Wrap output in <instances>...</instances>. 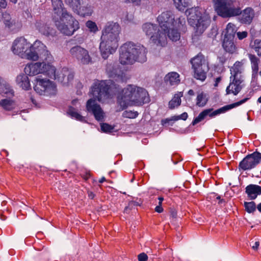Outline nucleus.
<instances>
[{
	"label": "nucleus",
	"instance_id": "4c0bfd02",
	"mask_svg": "<svg viewBox=\"0 0 261 261\" xmlns=\"http://www.w3.org/2000/svg\"><path fill=\"white\" fill-rule=\"evenodd\" d=\"M68 114L71 116V117L75 118L76 120L84 122L85 121L84 117L82 116L80 114H79L74 108L73 107H70L68 110Z\"/></svg>",
	"mask_w": 261,
	"mask_h": 261
},
{
	"label": "nucleus",
	"instance_id": "dca6fc26",
	"mask_svg": "<svg viewBox=\"0 0 261 261\" xmlns=\"http://www.w3.org/2000/svg\"><path fill=\"white\" fill-rule=\"evenodd\" d=\"M71 57L75 59L80 64L87 65L91 62V58L89 52L81 46L76 45L72 47L69 50Z\"/></svg>",
	"mask_w": 261,
	"mask_h": 261
},
{
	"label": "nucleus",
	"instance_id": "2eb2a0df",
	"mask_svg": "<svg viewBox=\"0 0 261 261\" xmlns=\"http://www.w3.org/2000/svg\"><path fill=\"white\" fill-rule=\"evenodd\" d=\"M30 43L23 37L16 38L13 42L12 51L22 58L27 59Z\"/></svg>",
	"mask_w": 261,
	"mask_h": 261
},
{
	"label": "nucleus",
	"instance_id": "c03bdc74",
	"mask_svg": "<svg viewBox=\"0 0 261 261\" xmlns=\"http://www.w3.org/2000/svg\"><path fill=\"white\" fill-rule=\"evenodd\" d=\"M159 200L158 205L155 207V211L159 213H161L163 212L164 209L162 207V202L164 200V198L162 196H159L158 198Z\"/></svg>",
	"mask_w": 261,
	"mask_h": 261
},
{
	"label": "nucleus",
	"instance_id": "4be33fe9",
	"mask_svg": "<svg viewBox=\"0 0 261 261\" xmlns=\"http://www.w3.org/2000/svg\"><path fill=\"white\" fill-rule=\"evenodd\" d=\"M1 21L5 25V28L11 31H13L18 28V22L13 19L10 14L7 12L3 13Z\"/></svg>",
	"mask_w": 261,
	"mask_h": 261
},
{
	"label": "nucleus",
	"instance_id": "3c124183",
	"mask_svg": "<svg viewBox=\"0 0 261 261\" xmlns=\"http://www.w3.org/2000/svg\"><path fill=\"white\" fill-rule=\"evenodd\" d=\"M250 86L253 90H258L260 87V84L259 82H255L251 81Z\"/></svg>",
	"mask_w": 261,
	"mask_h": 261
},
{
	"label": "nucleus",
	"instance_id": "a211bd4d",
	"mask_svg": "<svg viewBox=\"0 0 261 261\" xmlns=\"http://www.w3.org/2000/svg\"><path fill=\"white\" fill-rule=\"evenodd\" d=\"M234 8H238L240 12L238 14L232 16V17L240 15L239 21L241 23L249 24L251 23L255 16L254 11L252 8L247 7L243 11H242L239 5H237L236 4L234 5Z\"/></svg>",
	"mask_w": 261,
	"mask_h": 261
},
{
	"label": "nucleus",
	"instance_id": "20e7f679",
	"mask_svg": "<svg viewBox=\"0 0 261 261\" xmlns=\"http://www.w3.org/2000/svg\"><path fill=\"white\" fill-rule=\"evenodd\" d=\"M120 31V27L117 23L108 22L105 26L99 45L101 55L104 59L115 52L118 47Z\"/></svg>",
	"mask_w": 261,
	"mask_h": 261
},
{
	"label": "nucleus",
	"instance_id": "2f4dec72",
	"mask_svg": "<svg viewBox=\"0 0 261 261\" xmlns=\"http://www.w3.org/2000/svg\"><path fill=\"white\" fill-rule=\"evenodd\" d=\"M249 46L256 53L258 57H261V39H255L251 40Z\"/></svg>",
	"mask_w": 261,
	"mask_h": 261
},
{
	"label": "nucleus",
	"instance_id": "37998d69",
	"mask_svg": "<svg viewBox=\"0 0 261 261\" xmlns=\"http://www.w3.org/2000/svg\"><path fill=\"white\" fill-rule=\"evenodd\" d=\"M138 205H139V204L137 202L131 201L128 203L127 206L125 207L124 212L126 213H129L131 210L134 208Z\"/></svg>",
	"mask_w": 261,
	"mask_h": 261
},
{
	"label": "nucleus",
	"instance_id": "1a4fd4ad",
	"mask_svg": "<svg viewBox=\"0 0 261 261\" xmlns=\"http://www.w3.org/2000/svg\"><path fill=\"white\" fill-rule=\"evenodd\" d=\"M39 59L50 62L53 60V57L46 46L41 41L36 40L33 44L30 43L26 59L36 61Z\"/></svg>",
	"mask_w": 261,
	"mask_h": 261
},
{
	"label": "nucleus",
	"instance_id": "9b49d317",
	"mask_svg": "<svg viewBox=\"0 0 261 261\" xmlns=\"http://www.w3.org/2000/svg\"><path fill=\"white\" fill-rule=\"evenodd\" d=\"M191 63L194 70V77L202 82L206 78L208 66L204 56L201 53L191 60Z\"/></svg>",
	"mask_w": 261,
	"mask_h": 261
},
{
	"label": "nucleus",
	"instance_id": "c85d7f7f",
	"mask_svg": "<svg viewBox=\"0 0 261 261\" xmlns=\"http://www.w3.org/2000/svg\"><path fill=\"white\" fill-rule=\"evenodd\" d=\"M36 27L40 33L46 36L51 35L53 33V28L49 27L44 23L40 21L37 22Z\"/></svg>",
	"mask_w": 261,
	"mask_h": 261
},
{
	"label": "nucleus",
	"instance_id": "39448f33",
	"mask_svg": "<svg viewBox=\"0 0 261 261\" xmlns=\"http://www.w3.org/2000/svg\"><path fill=\"white\" fill-rule=\"evenodd\" d=\"M147 52L146 48L142 45L126 42L120 47L119 62L122 65L145 62L147 60Z\"/></svg>",
	"mask_w": 261,
	"mask_h": 261
},
{
	"label": "nucleus",
	"instance_id": "774afa93",
	"mask_svg": "<svg viewBox=\"0 0 261 261\" xmlns=\"http://www.w3.org/2000/svg\"><path fill=\"white\" fill-rule=\"evenodd\" d=\"M76 102V100H72V103L73 105H75Z\"/></svg>",
	"mask_w": 261,
	"mask_h": 261
},
{
	"label": "nucleus",
	"instance_id": "7c9ffc66",
	"mask_svg": "<svg viewBox=\"0 0 261 261\" xmlns=\"http://www.w3.org/2000/svg\"><path fill=\"white\" fill-rule=\"evenodd\" d=\"M236 26L231 22L228 23L225 29V33L224 38L234 39V35L237 33Z\"/></svg>",
	"mask_w": 261,
	"mask_h": 261
},
{
	"label": "nucleus",
	"instance_id": "49530a36",
	"mask_svg": "<svg viewBox=\"0 0 261 261\" xmlns=\"http://www.w3.org/2000/svg\"><path fill=\"white\" fill-rule=\"evenodd\" d=\"M123 115L126 118L133 119L136 118L138 116V113L136 111L133 112L132 111H126L124 112Z\"/></svg>",
	"mask_w": 261,
	"mask_h": 261
},
{
	"label": "nucleus",
	"instance_id": "69168bd1",
	"mask_svg": "<svg viewBox=\"0 0 261 261\" xmlns=\"http://www.w3.org/2000/svg\"><path fill=\"white\" fill-rule=\"evenodd\" d=\"M257 102L261 103V96L258 98Z\"/></svg>",
	"mask_w": 261,
	"mask_h": 261
},
{
	"label": "nucleus",
	"instance_id": "4468645a",
	"mask_svg": "<svg viewBox=\"0 0 261 261\" xmlns=\"http://www.w3.org/2000/svg\"><path fill=\"white\" fill-rule=\"evenodd\" d=\"M261 162V153L255 151L245 157L239 163V170L246 171L255 168Z\"/></svg>",
	"mask_w": 261,
	"mask_h": 261
},
{
	"label": "nucleus",
	"instance_id": "ddd939ff",
	"mask_svg": "<svg viewBox=\"0 0 261 261\" xmlns=\"http://www.w3.org/2000/svg\"><path fill=\"white\" fill-rule=\"evenodd\" d=\"M34 89L40 95L51 96L57 93V87L54 82L39 77L36 78Z\"/></svg>",
	"mask_w": 261,
	"mask_h": 261
},
{
	"label": "nucleus",
	"instance_id": "09e8293b",
	"mask_svg": "<svg viewBox=\"0 0 261 261\" xmlns=\"http://www.w3.org/2000/svg\"><path fill=\"white\" fill-rule=\"evenodd\" d=\"M172 119H173V116L171 117L170 118H166L164 119H162L161 120L162 124L164 125H166V124L168 123V124H170L172 125V124L174 122H173Z\"/></svg>",
	"mask_w": 261,
	"mask_h": 261
},
{
	"label": "nucleus",
	"instance_id": "a18cd8bd",
	"mask_svg": "<svg viewBox=\"0 0 261 261\" xmlns=\"http://www.w3.org/2000/svg\"><path fill=\"white\" fill-rule=\"evenodd\" d=\"M188 115L186 112H184L180 115L173 116V122H175L179 120H186L188 118Z\"/></svg>",
	"mask_w": 261,
	"mask_h": 261
},
{
	"label": "nucleus",
	"instance_id": "e433bc0d",
	"mask_svg": "<svg viewBox=\"0 0 261 261\" xmlns=\"http://www.w3.org/2000/svg\"><path fill=\"white\" fill-rule=\"evenodd\" d=\"M0 106L6 111H11L15 108V105L13 101L4 99L0 101Z\"/></svg>",
	"mask_w": 261,
	"mask_h": 261
},
{
	"label": "nucleus",
	"instance_id": "f03ea898",
	"mask_svg": "<svg viewBox=\"0 0 261 261\" xmlns=\"http://www.w3.org/2000/svg\"><path fill=\"white\" fill-rule=\"evenodd\" d=\"M25 73L29 76H34L42 73L48 77L58 80L63 85H66L74 77L73 73L67 68H63L60 72L56 75V68L50 63L36 62L28 64L24 69Z\"/></svg>",
	"mask_w": 261,
	"mask_h": 261
},
{
	"label": "nucleus",
	"instance_id": "f8f14e48",
	"mask_svg": "<svg viewBox=\"0 0 261 261\" xmlns=\"http://www.w3.org/2000/svg\"><path fill=\"white\" fill-rule=\"evenodd\" d=\"M249 98V97L245 98L240 100L239 101L229 105L225 106L213 112H212L213 110V109H205L202 111L201 113H200L198 116L194 119L192 122V124L193 125H196V124L198 123L199 122L203 120L207 116H209L210 117L212 118L216 115H219L221 113H225L231 109H233L235 107H238L242 105L243 103L246 102Z\"/></svg>",
	"mask_w": 261,
	"mask_h": 261
},
{
	"label": "nucleus",
	"instance_id": "72a5a7b5",
	"mask_svg": "<svg viewBox=\"0 0 261 261\" xmlns=\"http://www.w3.org/2000/svg\"><path fill=\"white\" fill-rule=\"evenodd\" d=\"M175 7L180 11H184L186 8L191 6V0H173Z\"/></svg>",
	"mask_w": 261,
	"mask_h": 261
},
{
	"label": "nucleus",
	"instance_id": "c9c22d12",
	"mask_svg": "<svg viewBox=\"0 0 261 261\" xmlns=\"http://www.w3.org/2000/svg\"><path fill=\"white\" fill-rule=\"evenodd\" d=\"M207 101L208 98L204 92H201L197 94L196 102V106L199 107H203L206 105Z\"/></svg>",
	"mask_w": 261,
	"mask_h": 261
},
{
	"label": "nucleus",
	"instance_id": "b1692460",
	"mask_svg": "<svg viewBox=\"0 0 261 261\" xmlns=\"http://www.w3.org/2000/svg\"><path fill=\"white\" fill-rule=\"evenodd\" d=\"M73 1L70 2V4H69V5L70 7L72 8L74 13L83 17H84L89 14L88 8L85 7H82L79 0Z\"/></svg>",
	"mask_w": 261,
	"mask_h": 261
},
{
	"label": "nucleus",
	"instance_id": "603ef678",
	"mask_svg": "<svg viewBox=\"0 0 261 261\" xmlns=\"http://www.w3.org/2000/svg\"><path fill=\"white\" fill-rule=\"evenodd\" d=\"M82 177L86 181L91 177V173L89 171H86L81 174Z\"/></svg>",
	"mask_w": 261,
	"mask_h": 261
},
{
	"label": "nucleus",
	"instance_id": "8fccbe9b",
	"mask_svg": "<svg viewBox=\"0 0 261 261\" xmlns=\"http://www.w3.org/2000/svg\"><path fill=\"white\" fill-rule=\"evenodd\" d=\"M138 261H147L148 260L147 255L143 252L138 255Z\"/></svg>",
	"mask_w": 261,
	"mask_h": 261
},
{
	"label": "nucleus",
	"instance_id": "f257e3e1",
	"mask_svg": "<svg viewBox=\"0 0 261 261\" xmlns=\"http://www.w3.org/2000/svg\"><path fill=\"white\" fill-rule=\"evenodd\" d=\"M109 76L112 80H95L91 88V94L94 99H89L86 103L87 112L92 114L98 121H103L105 113L96 99L101 101L110 97L111 94L119 93L120 84L126 82L125 73L119 69H114L109 72Z\"/></svg>",
	"mask_w": 261,
	"mask_h": 261
},
{
	"label": "nucleus",
	"instance_id": "412c9836",
	"mask_svg": "<svg viewBox=\"0 0 261 261\" xmlns=\"http://www.w3.org/2000/svg\"><path fill=\"white\" fill-rule=\"evenodd\" d=\"M167 31L158 30L156 33L150 38V41L154 45L163 47L167 44Z\"/></svg>",
	"mask_w": 261,
	"mask_h": 261
},
{
	"label": "nucleus",
	"instance_id": "0eeeda50",
	"mask_svg": "<svg viewBox=\"0 0 261 261\" xmlns=\"http://www.w3.org/2000/svg\"><path fill=\"white\" fill-rule=\"evenodd\" d=\"M242 65L243 64L241 62L236 61L230 68V83L226 90L227 94L232 93L236 95L241 90V84L244 81Z\"/></svg>",
	"mask_w": 261,
	"mask_h": 261
},
{
	"label": "nucleus",
	"instance_id": "ea45409f",
	"mask_svg": "<svg viewBox=\"0 0 261 261\" xmlns=\"http://www.w3.org/2000/svg\"><path fill=\"white\" fill-rule=\"evenodd\" d=\"M245 211L248 213H253L256 210V205L254 201L244 202Z\"/></svg>",
	"mask_w": 261,
	"mask_h": 261
},
{
	"label": "nucleus",
	"instance_id": "4d7b16f0",
	"mask_svg": "<svg viewBox=\"0 0 261 261\" xmlns=\"http://www.w3.org/2000/svg\"><path fill=\"white\" fill-rule=\"evenodd\" d=\"M216 199L219 200V202H218V203L219 204H225V201L224 199H221V197L219 195H218L216 197Z\"/></svg>",
	"mask_w": 261,
	"mask_h": 261
},
{
	"label": "nucleus",
	"instance_id": "0e129e2a",
	"mask_svg": "<svg viewBox=\"0 0 261 261\" xmlns=\"http://www.w3.org/2000/svg\"><path fill=\"white\" fill-rule=\"evenodd\" d=\"M65 2L67 3L68 5L70 4V2L71 1H73V0H65Z\"/></svg>",
	"mask_w": 261,
	"mask_h": 261
},
{
	"label": "nucleus",
	"instance_id": "13d9d810",
	"mask_svg": "<svg viewBox=\"0 0 261 261\" xmlns=\"http://www.w3.org/2000/svg\"><path fill=\"white\" fill-rule=\"evenodd\" d=\"M88 197L91 199H93L95 197V194L93 193V192L90 191H88Z\"/></svg>",
	"mask_w": 261,
	"mask_h": 261
},
{
	"label": "nucleus",
	"instance_id": "338daca9",
	"mask_svg": "<svg viewBox=\"0 0 261 261\" xmlns=\"http://www.w3.org/2000/svg\"><path fill=\"white\" fill-rule=\"evenodd\" d=\"M10 1L14 4H16L17 2V0H10Z\"/></svg>",
	"mask_w": 261,
	"mask_h": 261
},
{
	"label": "nucleus",
	"instance_id": "6e6d98bb",
	"mask_svg": "<svg viewBox=\"0 0 261 261\" xmlns=\"http://www.w3.org/2000/svg\"><path fill=\"white\" fill-rule=\"evenodd\" d=\"M7 6L6 0H0V7L2 8H5Z\"/></svg>",
	"mask_w": 261,
	"mask_h": 261
},
{
	"label": "nucleus",
	"instance_id": "79ce46f5",
	"mask_svg": "<svg viewBox=\"0 0 261 261\" xmlns=\"http://www.w3.org/2000/svg\"><path fill=\"white\" fill-rule=\"evenodd\" d=\"M86 25L89 29L90 32L95 33L98 31L97 25L92 21H88L86 23Z\"/></svg>",
	"mask_w": 261,
	"mask_h": 261
},
{
	"label": "nucleus",
	"instance_id": "f704fd0d",
	"mask_svg": "<svg viewBox=\"0 0 261 261\" xmlns=\"http://www.w3.org/2000/svg\"><path fill=\"white\" fill-rule=\"evenodd\" d=\"M181 96H182V94L181 92L175 94L173 98L169 102V108L170 109H173L175 107L180 106L181 103L180 97Z\"/></svg>",
	"mask_w": 261,
	"mask_h": 261
},
{
	"label": "nucleus",
	"instance_id": "c756f323",
	"mask_svg": "<svg viewBox=\"0 0 261 261\" xmlns=\"http://www.w3.org/2000/svg\"><path fill=\"white\" fill-rule=\"evenodd\" d=\"M13 90L9 84L1 76H0V94H12Z\"/></svg>",
	"mask_w": 261,
	"mask_h": 261
},
{
	"label": "nucleus",
	"instance_id": "6e6552de",
	"mask_svg": "<svg viewBox=\"0 0 261 261\" xmlns=\"http://www.w3.org/2000/svg\"><path fill=\"white\" fill-rule=\"evenodd\" d=\"M53 21L57 29L65 36H71L80 29L79 22L71 14L60 19L54 16Z\"/></svg>",
	"mask_w": 261,
	"mask_h": 261
},
{
	"label": "nucleus",
	"instance_id": "bb28decb",
	"mask_svg": "<svg viewBox=\"0 0 261 261\" xmlns=\"http://www.w3.org/2000/svg\"><path fill=\"white\" fill-rule=\"evenodd\" d=\"M165 81L167 84L171 86L177 85L180 83L179 75L176 72H171L165 77Z\"/></svg>",
	"mask_w": 261,
	"mask_h": 261
},
{
	"label": "nucleus",
	"instance_id": "393cba45",
	"mask_svg": "<svg viewBox=\"0 0 261 261\" xmlns=\"http://www.w3.org/2000/svg\"><path fill=\"white\" fill-rule=\"evenodd\" d=\"M222 46L224 50L229 54H232L237 50L236 44L233 41V39L224 38Z\"/></svg>",
	"mask_w": 261,
	"mask_h": 261
},
{
	"label": "nucleus",
	"instance_id": "423d86ee",
	"mask_svg": "<svg viewBox=\"0 0 261 261\" xmlns=\"http://www.w3.org/2000/svg\"><path fill=\"white\" fill-rule=\"evenodd\" d=\"M188 22L193 27L197 35L202 34L210 25L211 20L206 12L201 13L196 9H191L189 12Z\"/></svg>",
	"mask_w": 261,
	"mask_h": 261
},
{
	"label": "nucleus",
	"instance_id": "9d476101",
	"mask_svg": "<svg viewBox=\"0 0 261 261\" xmlns=\"http://www.w3.org/2000/svg\"><path fill=\"white\" fill-rule=\"evenodd\" d=\"M217 14L224 18L232 17L239 14L240 10L234 8L236 2L233 0H212Z\"/></svg>",
	"mask_w": 261,
	"mask_h": 261
},
{
	"label": "nucleus",
	"instance_id": "864d4df0",
	"mask_svg": "<svg viewBox=\"0 0 261 261\" xmlns=\"http://www.w3.org/2000/svg\"><path fill=\"white\" fill-rule=\"evenodd\" d=\"M150 195V198L152 199L151 196L153 195H156L158 194V191L154 189H150L148 192Z\"/></svg>",
	"mask_w": 261,
	"mask_h": 261
},
{
	"label": "nucleus",
	"instance_id": "58836bf2",
	"mask_svg": "<svg viewBox=\"0 0 261 261\" xmlns=\"http://www.w3.org/2000/svg\"><path fill=\"white\" fill-rule=\"evenodd\" d=\"M186 22L185 17L181 16L178 18L177 22L174 20V26L173 27L178 30L185 31L186 29Z\"/></svg>",
	"mask_w": 261,
	"mask_h": 261
},
{
	"label": "nucleus",
	"instance_id": "aec40b11",
	"mask_svg": "<svg viewBox=\"0 0 261 261\" xmlns=\"http://www.w3.org/2000/svg\"><path fill=\"white\" fill-rule=\"evenodd\" d=\"M51 5L53 9L54 16L60 19L62 17H66L70 13L64 7V4L61 0H51Z\"/></svg>",
	"mask_w": 261,
	"mask_h": 261
},
{
	"label": "nucleus",
	"instance_id": "a19ab883",
	"mask_svg": "<svg viewBox=\"0 0 261 261\" xmlns=\"http://www.w3.org/2000/svg\"><path fill=\"white\" fill-rule=\"evenodd\" d=\"M101 131L104 133H111L113 132L114 126L106 123H100Z\"/></svg>",
	"mask_w": 261,
	"mask_h": 261
},
{
	"label": "nucleus",
	"instance_id": "5701e85b",
	"mask_svg": "<svg viewBox=\"0 0 261 261\" xmlns=\"http://www.w3.org/2000/svg\"><path fill=\"white\" fill-rule=\"evenodd\" d=\"M245 193L250 200H254L258 195H261V186L250 184L245 188Z\"/></svg>",
	"mask_w": 261,
	"mask_h": 261
},
{
	"label": "nucleus",
	"instance_id": "bf43d9fd",
	"mask_svg": "<svg viewBox=\"0 0 261 261\" xmlns=\"http://www.w3.org/2000/svg\"><path fill=\"white\" fill-rule=\"evenodd\" d=\"M221 81V77H217L215 80V83L214 84L215 86L216 87L218 86V85L219 84V83L220 82V81Z\"/></svg>",
	"mask_w": 261,
	"mask_h": 261
},
{
	"label": "nucleus",
	"instance_id": "5fc2aeb1",
	"mask_svg": "<svg viewBox=\"0 0 261 261\" xmlns=\"http://www.w3.org/2000/svg\"><path fill=\"white\" fill-rule=\"evenodd\" d=\"M259 246V242L258 241L255 242L252 246V248L254 250H257Z\"/></svg>",
	"mask_w": 261,
	"mask_h": 261
},
{
	"label": "nucleus",
	"instance_id": "cd10ccee",
	"mask_svg": "<svg viewBox=\"0 0 261 261\" xmlns=\"http://www.w3.org/2000/svg\"><path fill=\"white\" fill-rule=\"evenodd\" d=\"M142 29L145 34L150 37V38L159 30V27L156 24L148 22L145 23L142 25Z\"/></svg>",
	"mask_w": 261,
	"mask_h": 261
},
{
	"label": "nucleus",
	"instance_id": "6ab92c4d",
	"mask_svg": "<svg viewBox=\"0 0 261 261\" xmlns=\"http://www.w3.org/2000/svg\"><path fill=\"white\" fill-rule=\"evenodd\" d=\"M248 57L251 64V81L258 82L260 59L254 54H248Z\"/></svg>",
	"mask_w": 261,
	"mask_h": 261
},
{
	"label": "nucleus",
	"instance_id": "f3484780",
	"mask_svg": "<svg viewBox=\"0 0 261 261\" xmlns=\"http://www.w3.org/2000/svg\"><path fill=\"white\" fill-rule=\"evenodd\" d=\"M158 22L161 30L167 31L172 26H174V17L170 11L163 12L157 18Z\"/></svg>",
	"mask_w": 261,
	"mask_h": 261
},
{
	"label": "nucleus",
	"instance_id": "473e14b6",
	"mask_svg": "<svg viewBox=\"0 0 261 261\" xmlns=\"http://www.w3.org/2000/svg\"><path fill=\"white\" fill-rule=\"evenodd\" d=\"M178 29L171 27L167 31L169 38L172 41H177L180 38V34L178 31Z\"/></svg>",
	"mask_w": 261,
	"mask_h": 261
},
{
	"label": "nucleus",
	"instance_id": "a878e982",
	"mask_svg": "<svg viewBox=\"0 0 261 261\" xmlns=\"http://www.w3.org/2000/svg\"><path fill=\"white\" fill-rule=\"evenodd\" d=\"M17 84L23 89L28 90L31 87V84L28 76L25 73L18 75L16 80Z\"/></svg>",
	"mask_w": 261,
	"mask_h": 261
},
{
	"label": "nucleus",
	"instance_id": "e2e57ef3",
	"mask_svg": "<svg viewBox=\"0 0 261 261\" xmlns=\"http://www.w3.org/2000/svg\"><path fill=\"white\" fill-rule=\"evenodd\" d=\"M106 180V178L105 177H102V178H101L99 180V183H102L103 182L105 181Z\"/></svg>",
	"mask_w": 261,
	"mask_h": 261
},
{
	"label": "nucleus",
	"instance_id": "052dcab7",
	"mask_svg": "<svg viewBox=\"0 0 261 261\" xmlns=\"http://www.w3.org/2000/svg\"><path fill=\"white\" fill-rule=\"evenodd\" d=\"M188 94L190 96H193L194 95L195 93L192 89H190L188 91Z\"/></svg>",
	"mask_w": 261,
	"mask_h": 261
},
{
	"label": "nucleus",
	"instance_id": "680f3d73",
	"mask_svg": "<svg viewBox=\"0 0 261 261\" xmlns=\"http://www.w3.org/2000/svg\"><path fill=\"white\" fill-rule=\"evenodd\" d=\"M256 209L261 213V202L256 205Z\"/></svg>",
	"mask_w": 261,
	"mask_h": 261
},
{
	"label": "nucleus",
	"instance_id": "de8ad7c7",
	"mask_svg": "<svg viewBox=\"0 0 261 261\" xmlns=\"http://www.w3.org/2000/svg\"><path fill=\"white\" fill-rule=\"evenodd\" d=\"M248 34L247 31L237 32V37L240 40H242L246 38L248 36Z\"/></svg>",
	"mask_w": 261,
	"mask_h": 261
},
{
	"label": "nucleus",
	"instance_id": "7ed1b4c3",
	"mask_svg": "<svg viewBox=\"0 0 261 261\" xmlns=\"http://www.w3.org/2000/svg\"><path fill=\"white\" fill-rule=\"evenodd\" d=\"M149 101L148 93L145 89L132 85L124 88L117 96L120 110L130 106H141Z\"/></svg>",
	"mask_w": 261,
	"mask_h": 261
}]
</instances>
